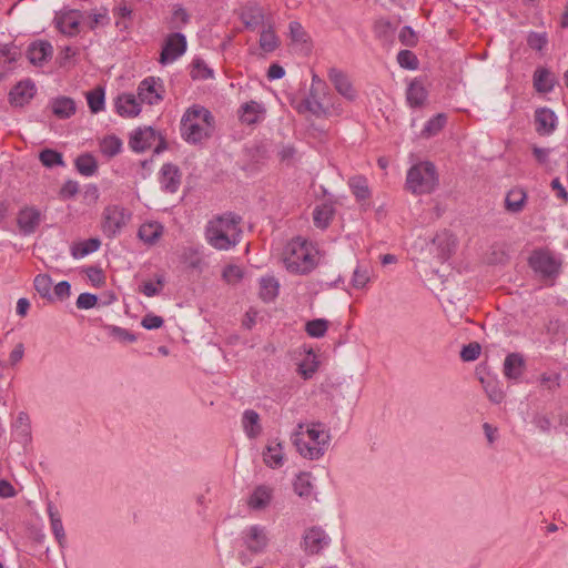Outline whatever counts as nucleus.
Masks as SVG:
<instances>
[{
    "mask_svg": "<svg viewBox=\"0 0 568 568\" xmlns=\"http://www.w3.org/2000/svg\"><path fill=\"white\" fill-rule=\"evenodd\" d=\"M192 67L191 77L193 80H207L214 75L213 70L202 59H195Z\"/></svg>",
    "mask_w": 568,
    "mask_h": 568,
    "instance_id": "obj_46",
    "label": "nucleus"
},
{
    "mask_svg": "<svg viewBox=\"0 0 568 568\" xmlns=\"http://www.w3.org/2000/svg\"><path fill=\"white\" fill-rule=\"evenodd\" d=\"M100 246L101 241L97 237H91L81 242L73 243L70 247V253L73 258L79 260L97 252Z\"/></svg>",
    "mask_w": 568,
    "mask_h": 568,
    "instance_id": "obj_31",
    "label": "nucleus"
},
{
    "mask_svg": "<svg viewBox=\"0 0 568 568\" xmlns=\"http://www.w3.org/2000/svg\"><path fill=\"white\" fill-rule=\"evenodd\" d=\"M265 108L256 101H248L239 109L240 121L247 125H253L263 120Z\"/></svg>",
    "mask_w": 568,
    "mask_h": 568,
    "instance_id": "obj_19",
    "label": "nucleus"
},
{
    "mask_svg": "<svg viewBox=\"0 0 568 568\" xmlns=\"http://www.w3.org/2000/svg\"><path fill=\"white\" fill-rule=\"evenodd\" d=\"M164 227L161 223L152 221L143 223L138 231L139 239L148 245H154L162 236Z\"/></svg>",
    "mask_w": 568,
    "mask_h": 568,
    "instance_id": "obj_26",
    "label": "nucleus"
},
{
    "mask_svg": "<svg viewBox=\"0 0 568 568\" xmlns=\"http://www.w3.org/2000/svg\"><path fill=\"white\" fill-rule=\"evenodd\" d=\"M53 53L52 45L47 41L33 42L28 47L27 57L30 63L42 65Z\"/></svg>",
    "mask_w": 568,
    "mask_h": 568,
    "instance_id": "obj_20",
    "label": "nucleus"
},
{
    "mask_svg": "<svg viewBox=\"0 0 568 568\" xmlns=\"http://www.w3.org/2000/svg\"><path fill=\"white\" fill-rule=\"evenodd\" d=\"M329 544V538L320 527H312L305 531L303 548L308 555L320 554Z\"/></svg>",
    "mask_w": 568,
    "mask_h": 568,
    "instance_id": "obj_12",
    "label": "nucleus"
},
{
    "mask_svg": "<svg viewBox=\"0 0 568 568\" xmlns=\"http://www.w3.org/2000/svg\"><path fill=\"white\" fill-rule=\"evenodd\" d=\"M557 116L548 108L537 109L535 112L536 131L539 134H549L556 128Z\"/></svg>",
    "mask_w": 568,
    "mask_h": 568,
    "instance_id": "obj_24",
    "label": "nucleus"
},
{
    "mask_svg": "<svg viewBox=\"0 0 568 568\" xmlns=\"http://www.w3.org/2000/svg\"><path fill=\"white\" fill-rule=\"evenodd\" d=\"M278 45L277 37L272 30H263L260 37V47L265 52L274 51Z\"/></svg>",
    "mask_w": 568,
    "mask_h": 568,
    "instance_id": "obj_50",
    "label": "nucleus"
},
{
    "mask_svg": "<svg viewBox=\"0 0 568 568\" xmlns=\"http://www.w3.org/2000/svg\"><path fill=\"white\" fill-rule=\"evenodd\" d=\"M290 36L294 42H306L307 33L305 32L302 24L297 21H291L288 24Z\"/></svg>",
    "mask_w": 568,
    "mask_h": 568,
    "instance_id": "obj_58",
    "label": "nucleus"
},
{
    "mask_svg": "<svg viewBox=\"0 0 568 568\" xmlns=\"http://www.w3.org/2000/svg\"><path fill=\"white\" fill-rule=\"evenodd\" d=\"M296 155V149L291 144H282L277 150V156L282 163L292 164Z\"/></svg>",
    "mask_w": 568,
    "mask_h": 568,
    "instance_id": "obj_57",
    "label": "nucleus"
},
{
    "mask_svg": "<svg viewBox=\"0 0 568 568\" xmlns=\"http://www.w3.org/2000/svg\"><path fill=\"white\" fill-rule=\"evenodd\" d=\"M328 79L333 83L335 90L346 100L354 101L357 92L354 89L348 75L337 68L328 70Z\"/></svg>",
    "mask_w": 568,
    "mask_h": 568,
    "instance_id": "obj_14",
    "label": "nucleus"
},
{
    "mask_svg": "<svg viewBox=\"0 0 568 568\" xmlns=\"http://www.w3.org/2000/svg\"><path fill=\"white\" fill-rule=\"evenodd\" d=\"M534 88L537 92L548 93L552 91L556 80L551 72L542 67H539L534 72Z\"/></svg>",
    "mask_w": 568,
    "mask_h": 568,
    "instance_id": "obj_29",
    "label": "nucleus"
},
{
    "mask_svg": "<svg viewBox=\"0 0 568 568\" xmlns=\"http://www.w3.org/2000/svg\"><path fill=\"white\" fill-rule=\"evenodd\" d=\"M39 160L43 166L52 169L54 166H64L62 153L53 149H44L39 154Z\"/></svg>",
    "mask_w": 568,
    "mask_h": 568,
    "instance_id": "obj_40",
    "label": "nucleus"
},
{
    "mask_svg": "<svg viewBox=\"0 0 568 568\" xmlns=\"http://www.w3.org/2000/svg\"><path fill=\"white\" fill-rule=\"evenodd\" d=\"M328 324L325 318H315L305 324V332L311 337L321 338L326 334Z\"/></svg>",
    "mask_w": 568,
    "mask_h": 568,
    "instance_id": "obj_43",
    "label": "nucleus"
},
{
    "mask_svg": "<svg viewBox=\"0 0 568 568\" xmlns=\"http://www.w3.org/2000/svg\"><path fill=\"white\" fill-rule=\"evenodd\" d=\"M369 282V271L366 266L357 265L353 272L351 284L354 288L361 290Z\"/></svg>",
    "mask_w": 568,
    "mask_h": 568,
    "instance_id": "obj_48",
    "label": "nucleus"
},
{
    "mask_svg": "<svg viewBox=\"0 0 568 568\" xmlns=\"http://www.w3.org/2000/svg\"><path fill=\"white\" fill-rule=\"evenodd\" d=\"M42 221V214L36 206H23L17 215V225L22 235L33 234Z\"/></svg>",
    "mask_w": 568,
    "mask_h": 568,
    "instance_id": "obj_10",
    "label": "nucleus"
},
{
    "mask_svg": "<svg viewBox=\"0 0 568 568\" xmlns=\"http://www.w3.org/2000/svg\"><path fill=\"white\" fill-rule=\"evenodd\" d=\"M485 392L489 399L495 404L501 403L503 399L505 398V394L499 388L497 383H487V385H485Z\"/></svg>",
    "mask_w": 568,
    "mask_h": 568,
    "instance_id": "obj_62",
    "label": "nucleus"
},
{
    "mask_svg": "<svg viewBox=\"0 0 568 568\" xmlns=\"http://www.w3.org/2000/svg\"><path fill=\"white\" fill-rule=\"evenodd\" d=\"M20 51L16 45H3L0 48V62L12 63L20 57Z\"/></svg>",
    "mask_w": 568,
    "mask_h": 568,
    "instance_id": "obj_59",
    "label": "nucleus"
},
{
    "mask_svg": "<svg viewBox=\"0 0 568 568\" xmlns=\"http://www.w3.org/2000/svg\"><path fill=\"white\" fill-rule=\"evenodd\" d=\"M242 538L245 547L252 554L263 552L268 545V535L265 527L252 525L243 530Z\"/></svg>",
    "mask_w": 568,
    "mask_h": 568,
    "instance_id": "obj_9",
    "label": "nucleus"
},
{
    "mask_svg": "<svg viewBox=\"0 0 568 568\" xmlns=\"http://www.w3.org/2000/svg\"><path fill=\"white\" fill-rule=\"evenodd\" d=\"M304 425L300 423L297 425V430L293 434L292 440L294 446L296 447L297 452L301 456L308 458L311 460L321 458L324 453V447L318 445H311L310 443L305 442L302 437V429Z\"/></svg>",
    "mask_w": 568,
    "mask_h": 568,
    "instance_id": "obj_16",
    "label": "nucleus"
},
{
    "mask_svg": "<svg viewBox=\"0 0 568 568\" xmlns=\"http://www.w3.org/2000/svg\"><path fill=\"white\" fill-rule=\"evenodd\" d=\"M34 290L41 297L52 300L51 287L52 280L48 274H39L33 281Z\"/></svg>",
    "mask_w": 568,
    "mask_h": 568,
    "instance_id": "obj_45",
    "label": "nucleus"
},
{
    "mask_svg": "<svg viewBox=\"0 0 568 568\" xmlns=\"http://www.w3.org/2000/svg\"><path fill=\"white\" fill-rule=\"evenodd\" d=\"M527 192L523 187L509 190L505 197V209L507 212L518 214L525 209Z\"/></svg>",
    "mask_w": 568,
    "mask_h": 568,
    "instance_id": "obj_25",
    "label": "nucleus"
},
{
    "mask_svg": "<svg viewBox=\"0 0 568 568\" xmlns=\"http://www.w3.org/2000/svg\"><path fill=\"white\" fill-rule=\"evenodd\" d=\"M317 368L318 362L315 359V355H313L311 361H304L298 365V373L304 379H310L313 377Z\"/></svg>",
    "mask_w": 568,
    "mask_h": 568,
    "instance_id": "obj_55",
    "label": "nucleus"
},
{
    "mask_svg": "<svg viewBox=\"0 0 568 568\" xmlns=\"http://www.w3.org/2000/svg\"><path fill=\"white\" fill-rule=\"evenodd\" d=\"M88 105L92 113H99L104 109V90L98 87L87 93Z\"/></svg>",
    "mask_w": 568,
    "mask_h": 568,
    "instance_id": "obj_42",
    "label": "nucleus"
},
{
    "mask_svg": "<svg viewBox=\"0 0 568 568\" xmlns=\"http://www.w3.org/2000/svg\"><path fill=\"white\" fill-rule=\"evenodd\" d=\"M242 426L246 436L251 439L258 437L262 433L260 415L254 409H246L242 415Z\"/></svg>",
    "mask_w": 568,
    "mask_h": 568,
    "instance_id": "obj_28",
    "label": "nucleus"
},
{
    "mask_svg": "<svg viewBox=\"0 0 568 568\" xmlns=\"http://www.w3.org/2000/svg\"><path fill=\"white\" fill-rule=\"evenodd\" d=\"M215 120L206 108L194 104L189 108L181 119V136L190 144H197L211 138Z\"/></svg>",
    "mask_w": 568,
    "mask_h": 568,
    "instance_id": "obj_2",
    "label": "nucleus"
},
{
    "mask_svg": "<svg viewBox=\"0 0 568 568\" xmlns=\"http://www.w3.org/2000/svg\"><path fill=\"white\" fill-rule=\"evenodd\" d=\"M81 13L78 10H70L55 18L57 28L65 36L73 37L79 33Z\"/></svg>",
    "mask_w": 568,
    "mask_h": 568,
    "instance_id": "obj_18",
    "label": "nucleus"
},
{
    "mask_svg": "<svg viewBox=\"0 0 568 568\" xmlns=\"http://www.w3.org/2000/svg\"><path fill=\"white\" fill-rule=\"evenodd\" d=\"M163 324L164 320L155 314H146L141 321V325L145 329H158L162 327Z\"/></svg>",
    "mask_w": 568,
    "mask_h": 568,
    "instance_id": "obj_64",
    "label": "nucleus"
},
{
    "mask_svg": "<svg viewBox=\"0 0 568 568\" xmlns=\"http://www.w3.org/2000/svg\"><path fill=\"white\" fill-rule=\"evenodd\" d=\"M437 185V170L429 161L418 162L407 171L405 187L414 195L430 194Z\"/></svg>",
    "mask_w": 568,
    "mask_h": 568,
    "instance_id": "obj_3",
    "label": "nucleus"
},
{
    "mask_svg": "<svg viewBox=\"0 0 568 568\" xmlns=\"http://www.w3.org/2000/svg\"><path fill=\"white\" fill-rule=\"evenodd\" d=\"M161 189L166 193H176L182 182V172L173 163H164L159 173Z\"/></svg>",
    "mask_w": 568,
    "mask_h": 568,
    "instance_id": "obj_11",
    "label": "nucleus"
},
{
    "mask_svg": "<svg viewBox=\"0 0 568 568\" xmlns=\"http://www.w3.org/2000/svg\"><path fill=\"white\" fill-rule=\"evenodd\" d=\"M84 272L94 286L101 287L105 283V276L100 267L88 266Z\"/></svg>",
    "mask_w": 568,
    "mask_h": 568,
    "instance_id": "obj_56",
    "label": "nucleus"
},
{
    "mask_svg": "<svg viewBox=\"0 0 568 568\" xmlns=\"http://www.w3.org/2000/svg\"><path fill=\"white\" fill-rule=\"evenodd\" d=\"M115 109L121 116L128 118L136 116L141 112L140 103L138 102L135 95L131 93L119 95L115 100Z\"/></svg>",
    "mask_w": 568,
    "mask_h": 568,
    "instance_id": "obj_23",
    "label": "nucleus"
},
{
    "mask_svg": "<svg viewBox=\"0 0 568 568\" xmlns=\"http://www.w3.org/2000/svg\"><path fill=\"white\" fill-rule=\"evenodd\" d=\"M397 62L406 70H416L419 67V61L416 54L410 50H400L397 53Z\"/></svg>",
    "mask_w": 568,
    "mask_h": 568,
    "instance_id": "obj_47",
    "label": "nucleus"
},
{
    "mask_svg": "<svg viewBox=\"0 0 568 568\" xmlns=\"http://www.w3.org/2000/svg\"><path fill=\"white\" fill-rule=\"evenodd\" d=\"M222 276L229 284H235L242 280L243 271L240 266L231 264L224 267Z\"/></svg>",
    "mask_w": 568,
    "mask_h": 568,
    "instance_id": "obj_53",
    "label": "nucleus"
},
{
    "mask_svg": "<svg viewBox=\"0 0 568 568\" xmlns=\"http://www.w3.org/2000/svg\"><path fill=\"white\" fill-rule=\"evenodd\" d=\"M263 462L270 468H280L284 464L283 444L276 439L270 440L263 452Z\"/></svg>",
    "mask_w": 568,
    "mask_h": 568,
    "instance_id": "obj_22",
    "label": "nucleus"
},
{
    "mask_svg": "<svg viewBox=\"0 0 568 568\" xmlns=\"http://www.w3.org/2000/svg\"><path fill=\"white\" fill-rule=\"evenodd\" d=\"M348 185L356 200L365 201L371 196V191L365 176L356 175L351 178L348 180Z\"/></svg>",
    "mask_w": 568,
    "mask_h": 568,
    "instance_id": "obj_37",
    "label": "nucleus"
},
{
    "mask_svg": "<svg viewBox=\"0 0 568 568\" xmlns=\"http://www.w3.org/2000/svg\"><path fill=\"white\" fill-rule=\"evenodd\" d=\"M242 217L233 212L217 215L207 222L205 239L207 243L220 251H227L241 241Z\"/></svg>",
    "mask_w": 568,
    "mask_h": 568,
    "instance_id": "obj_1",
    "label": "nucleus"
},
{
    "mask_svg": "<svg viewBox=\"0 0 568 568\" xmlns=\"http://www.w3.org/2000/svg\"><path fill=\"white\" fill-rule=\"evenodd\" d=\"M447 123V116L444 113H438L430 118L424 125L422 135L430 138L438 134Z\"/></svg>",
    "mask_w": 568,
    "mask_h": 568,
    "instance_id": "obj_38",
    "label": "nucleus"
},
{
    "mask_svg": "<svg viewBox=\"0 0 568 568\" xmlns=\"http://www.w3.org/2000/svg\"><path fill=\"white\" fill-rule=\"evenodd\" d=\"M547 42L548 39L545 32H530L527 37V44L529 45V48L537 51H541L547 44Z\"/></svg>",
    "mask_w": 568,
    "mask_h": 568,
    "instance_id": "obj_54",
    "label": "nucleus"
},
{
    "mask_svg": "<svg viewBox=\"0 0 568 568\" xmlns=\"http://www.w3.org/2000/svg\"><path fill=\"white\" fill-rule=\"evenodd\" d=\"M284 264L291 273L308 274L316 266L315 254L306 241L296 239L286 247Z\"/></svg>",
    "mask_w": 568,
    "mask_h": 568,
    "instance_id": "obj_4",
    "label": "nucleus"
},
{
    "mask_svg": "<svg viewBox=\"0 0 568 568\" xmlns=\"http://www.w3.org/2000/svg\"><path fill=\"white\" fill-rule=\"evenodd\" d=\"M190 14L182 7H176L172 13L171 28L181 29L183 26L189 23Z\"/></svg>",
    "mask_w": 568,
    "mask_h": 568,
    "instance_id": "obj_52",
    "label": "nucleus"
},
{
    "mask_svg": "<svg viewBox=\"0 0 568 568\" xmlns=\"http://www.w3.org/2000/svg\"><path fill=\"white\" fill-rule=\"evenodd\" d=\"M280 284L273 276H264L260 280V297L268 303L278 295Z\"/></svg>",
    "mask_w": 568,
    "mask_h": 568,
    "instance_id": "obj_33",
    "label": "nucleus"
},
{
    "mask_svg": "<svg viewBox=\"0 0 568 568\" xmlns=\"http://www.w3.org/2000/svg\"><path fill=\"white\" fill-rule=\"evenodd\" d=\"M328 94V89H317L316 91L310 89L307 97L303 101V105L308 112L317 118L326 115L327 106H325V100Z\"/></svg>",
    "mask_w": 568,
    "mask_h": 568,
    "instance_id": "obj_15",
    "label": "nucleus"
},
{
    "mask_svg": "<svg viewBox=\"0 0 568 568\" xmlns=\"http://www.w3.org/2000/svg\"><path fill=\"white\" fill-rule=\"evenodd\" d=\"M312 475L310 473H301L297 475L293 483L294 491L300 497H310L313 493V484L311 481Z\"/></svg>",
    "mask_w": 568,
    "mask_h": 568,
    "instance_id": "obj_39",
    "label": "nucleus"
},
{
    "mask_svg": "<svg viewBox=\"0 0 568 568\" xmlns=\"http://www.w3.org/2000/svg\"><path fill=\"white\" fill-rule=\"evenodd\" d=\"M52 532L58 541V544L63 547L65 544V532L63 528V524L60 518H54L53 520H50Z\"/></svg>",
    "mask_w": 568,
    "mask_h": 568,
    "instance_id": "obj_63",
    "label": "nucleus"
},
{
    "mask_svg": "<svg viewBox=\"0 0 568 568\" xmlns=\"http://www.w3.org/2000/svg\"><path fill=\"white\" fill-rule=\"evenodd\" d=\"M272 499V489L265 485L257 486L248 499L252 509L265 508Z\"/></svg>",
    "mask_w": 568,
    "mask_h": 568,
    "instance_id": "obj_32",
    "label": "nucleus"
},
{
    "mask_svg": "<svg viewBox=\"0 0 568 568\" xmlns=\"http://www.w3.org/2000/svg\"><path fill=\"white\" fill-rule=\"evenodd\" d=\"M428 92L420 79H414L406 90V101L410 108H420L425 104Z\"/></svg>",
    "mask_w": 568,
    "mask_h": 568,
    "instance_id": "obj_21",
    "label": "nucleus"
},
{
    "mask_svg": "<svg viewBox=\"0 0 568 568\" xmlns=\"http://www.w3.org/2000/svg\"><path fill=\"white\" fill-rule=\"evenodd\" d=\"M164 85L160 78L148 77L138 87V98L141 102L150 105L163 100Z\"/></svg>",
    "mask_w": 568,
    "mask_h": 568,
    "instance_id": "obj_8",
    "label": "nucleus"
},
{
    "mask_svg": "<svg viewBox=\"0 0 568 568\" xmlns=\"http://www.w3.org/2000/svg\"><path fill=\"white\" fill-rule=\"evenodd\" d=\"M310 439L314 445L323 446L324 453L327 449L331 436L328 433H325L323 429V423L313 422L306 430Z\"/></svg>",
    "mask_w": 568,
    "mask_h": 568,
    "instance_id": "obj_36",
    "label": "nucleus"
},
{
    "mask_svg": "<svg viewBox=\"0 0 568 568\" xmlns=\"http://www.w3.org/2000/svg\"><path fill=\"white\" fill-rule=\"evenodd\" d=\"M36 94V85L31 80H23L16 84L9 92V101L12 105L23 106Z\"/></svg>",
    "mask_w": 568,
    "mask_h": 568,
    "instance_id": "obj_17",
    "label": "nucleus"
},
{
    "mask_svg": "<svg viewBox=\"0 0 568 568\" xmlns=\"http://www.w3.org/2000/svg\"><path fill=\"white\" fill-rule=\"evenodd\" d=\"M74 165L77 171L83 176H92L98 171V162L91 153L80 154L75 159Z\"/></svg>",
    "mask_w": 568,
    "mask_h": 568,
    "instance_id": "obj_34",
    "label": "nucleus"
},
{
    "mask_svg": "<svg viewBox=\"0 0 568 568\" xmlns=\"http://www.w3.org/2000/svg\"><path fill=\"white\" fill-rule=\"evenodd\" d=\"M530 267L544 278H552L559 274L560 263L546 251H534L529 257Z\"/></svg>",
    "mask_w": 568,
    "mask_h": 568,
    "instance_id": "obj_6",
    "label": "nucleus"
},
{
    "mask_svg": "<svg viewBox=\"0 0 568 568\" xmlns=\"http://www.w3.org/2000/svg\"><path fill=\"white\" fill-rule=\"evenodd\" d=\"M481 347L478 343L473 342L465 346H463L460 351V358L464 362H474L476 361L480 355Z\"/></svg>",
    "mask_w": 568,
    "mask_h": 568,
    "instance_id": "obj_51",
    "label": "nucleus"
},
{
    "mask_svg": "<svg viewBox=\"0 0 568 568\" xmlns=\"http://www.w3.org/2000/svg\"><path fill=\"white\" fill-rule=\"evenodd\" d=\"M334 213L335 209L332 203L316 205L313 211L314 225L321 230L327 229L333 220Z\"/></svg>",
    "mask_w": 568,
    "mask_h": 568,
    "instance_id": "obj_30",
    "label": "nucleus"
},
{
    "mask_svg": "<svg viewBox=\"0 0 568 568\" xmlns=\"http://www.w3.org/2000/svg\"><path fill=\"white\" fill-rule=\"evenodd\" d=\"M52 112L60 119H68L75 113V103L71 98H57L52 101Z\"/></svg>",
    "mask_w": 568,
    "mask_h": 568,
    "instance_id": "obj_35",
    "label": "nucleus"
},
{
    "mask_svg": "<svg viewBox=\"0 0 568 568\" xmlns=\"http://www.w3.org/2000/svg\"><path fill=\"white\" fill-rule=\"evenodd\" d=\"M158 133L152 126L135 129L129 140V145L136 153L145 152L156 141Z\"/></svg>",
    "mask_w": 568,
    "mask_h": 568,
    "instance_id": "obj_13",
    "label": "nucleus"
},
{
    "mask_svg": "<svg viewBox=\"0 0 568 568\" xmlns=\"http://www.w3.org/2000/svg\"><path fill=\"white\" fill-rule=\"evenodd\" d=\"M113 13L119 19L115 22V26L120 30H128L129 24L125 22L126 20H132L133 10L129 7L124 1H122L118 7L113 8Z\"/></svg>",
    "mask_w": 568,
    "mask_h": 568,
    "instance_id": "obj_44",
    "label": "nucleus"
},
{
    "mask_svg": "<svg viewBox=\"0 0 568 568\" xmlns=\"http://www.w3.org/2000/svg\"><path fill=\"white\" fill-rule=\"evenodd\" d=\"M398 39L400 43L405 47H414L417 43V37L415 31L409 26H405L402 28Z\"/></svg>",
    "mask_w": 568,
    "mask_h": 568,
    "instance_id": "obj_61",
    "label": "nucleus"
},
{
    "mask_svg": "<svg viewBox=\"0 0 568 568\" xmlns=\"http://www.w3.org/2000/svg\"><path fill=\"white\" fill-rule=\"evenodd\" d=\"M122 149V141L116 135H108L103 138V140L100 142V150L101 152L109 156H115L121 152Z\"/></svg>",
    "mask_w": 568,
    "mask_h": 568,
    "instance_id": "obj_41",
    "label": "nucleus"
},
{
    "mask_svg": "<svg viewBox=\"0 0 568 568\" xmlns=\"http://www.w3.org/2000/svg\"><path fill=\"white\" fill-rule=\"evenodd\" d=\"M186 48V37L183 33L173 32L169 34L164 40L159 62L163 65L174 62L185 53Z\"/></svg>",
    "mask_w": 568,
    "mask_h": 568,
    "instance_id": "obj_7",
    "label": "nucleus"
},
{
    "mask_svg": "<svg viewBox=\"0 0 568 568\" xmlns=\"http://www.w3.org/2000/svg\"><path fill=\"white\" fill-rule=\"evenodd\" d=\"M525 369L524 357L518 353H510L504 361V374L508 379H518Z\"/></svg>",
    "mask_w": 568,
    "mask_h": 568,
    "instance_id": "obj_27",
    "label": "nucleus"
},
{
    "mask_svg": "<svg viewBox=\"0 0 568 568\" xmlns=\"http://www.w3.org/2000/svg\"><path fill=\"white\" fill-rule=\"evenodd\" d=\"M13 428L19 433L23 439L30 436V418L26 412H20L13 423Z\"/></svg>",
    "mask_w": 568,
    "mask_h": 568,
    "instance_id": "obj_49",
    "label": "nucleus"
},
{
    "mask_svg": "<svg viewBox=\"0 0 568 568\" xmlns=\"http://www.w3.org/2000/svg\"><path fill=\"white\" fill-rule=\"evenodd\" d=\"M132 213L120 205H108L102 213V231L109 239H114L126 226Z\"/></svg>",
    "mask_w": 568,
    "mask_h": 568,
    "instance_id": "obj_5",
    "label": "nucleus"
},
{
    "mask_svg": "<svg viewBox=\"0 0 568 568\" xmlns=\"http://www.w3.org/2000/svg\"><path fill=\"white\" fill-rule=\"evenodd\" d=\"M98 303V296L92 293H81L75 302L79 310H90Z\"/></svg>",
    "mask_w": 568,
    "mask_h": 568,
    "instance_id": "obj_60",
    "label": "nucleus"
}]
</instances>
